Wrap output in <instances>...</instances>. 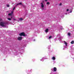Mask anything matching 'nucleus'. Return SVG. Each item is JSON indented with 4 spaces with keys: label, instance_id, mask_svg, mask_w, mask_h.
Instances as JSON below:
<instances>
[{
    "label": "nucleus",
    "instance_id": "20",
    "mask_svg": "<svg viewBox=\"0 0 74 74\" xmlns=\"http://www.w3.org/2000/svg\"><path fill=\"white\" fill-rule=\"evenodd\" d=\"M15 7H14V8L13 9V11H14V10H15Z\"/></svg>",
    "mask_w": 74,
    "mask_h": 74
},
{
    "label": "nucleus",
    "instance_id": "1",
    "mask_svg": "<svg viewBox=\"0 0 74 74\" xmlns=\"http://www.w3.org/2000/svg\"><path fill=\"white\" fill-rule=\"evenodd\" d=\"M0 25L2 27H5L6 26V23L4 22H1L0 23Z\"/></svg>",
    "mask_w": 74,
    "mask_h": 74
},
{
    "label": "nucleus",
    "instance_id": "8",
    "mask_svg": "<svg viewBox=\"0 0 74 74\" xmlns=\"http://www.w3.org/2000/svg\"><path fill=\"white\" fill-rule=\"evenodd\" d=\"M53 71H57V69L56 68L54 67L53 68Z\"/></svg>",
    "mask_w": 74,
    "mask_h": 74
},
{
    "label": "nucleus",
    "instance_id": "25",
    "mask_svg": "<svg viewBox=\"0 0 74 74\" xmlns=\"http://www.w3.org/2000/svg\"><path fill=\"white\" fill-rule=\"evenodd\" d=\"M35 41V40H34V41Z\"/></svg>",
    "mask_w": 74,
    "mask_h": 74
},
{
    "label": "nucleus",
    "instance_id": "26",
    "mask_svg": "<svg viewBox=\"0 0 74 74\" xmlns=\"http://www.w3.org/2000/svg\"><path fill=\"white\" fill-rule=\"evenodd\" d=\"M70 52H71V51H70Z\"/></svg>",
    "mask_w": 74,
    "mask_h": 74
},
{
    "label": "nucleus",
    "instance_id": "19",
    "mask_svg": "<svg viewBox=\"0 0 74 74\" xmlns=\"http://www.w3.org/2000/svg\"><path fill=\"white\" fill-rule=\"evenodd\" d=\"M7 6L8 7H10V5L8 4L7 5Z\"/></svg>",
    "mask_w": 74,
    "mask_h": 74
},
{
    "label": "nucleus",
    "instance_id": "18",
    "mask_svg": "<svg viewBox=\"0 0 74 74\" xmlns=\"http://www.w3.org/2000/svg\"><path fill=\"white\" fill-rule=\"evenodd\" d=\"M47 5H49V2H47Z\"/></svg>",
    "mask_w": 74,
    "mask_h": 74
},
{
    "label": "nucleus",
    "instance_id": "3",
    "mask_svg": "<svg viewBox=\"0 0 74 74\" xmlns=\"http://www.w3.org/2000/svg\"><path fill=\"white\" fill-rule=\"evenodd\" d=\"M41 7L42 8V10H44V5L43 4V3H41Z\"/></svg>",
    "mask_w": 74,
    "mask_h": 74
},
{
    "label": "nucleus",
    "instance_id": "22",
    "mask_svg": "<svg viewBox=\"0 0 74 74\" xmlns=\"http://www.w3.org/2000/svg\"><path fill=\"white\" fill-rule=\"evenodd\" d=\"M45 0L46 1H48V0Z\"/></svg>",
    "mask_w": 74,
    "mask_h": 74
},
{
    "label": "nucleus",
    "instance_id": "11",
    "mask_svg": "<svg viewBox=\"0 0 74 74\" xmlns=\"http://www.w3.org/2000/svg\"><path fill=\"white\" fill-rule=\"evenodd\" d=\"M21 4H22V3H18L16 5V7L18 5H20Z\"/></svg>",
    "mask_w": 74,
    "mask_h": 74
},
{
    "label": "nucleus",
    "instance_id": "16",
    "mask_svg": "<svg viewBox=\"0 0 74 74\" xmlns=\"http://www.w3.org/2000/svg\"><path fill=\"white\" fill-rule=\"evenodd\" d=\"M71 34H70V33H68V36H70V35H71Z\"/></svg>",
    "mask_w": 74,
    "mask_h": 74
},
{
    "label": "nucleus",
    "instance_id": "17",
    "mask_svg": "<svg viewBox=\"0 0 74 74\" xmlns=\"http://www.w3.org/2000/svg\"><path fill=\"white\" fill-rule=\"evenodd\" d=\"M8 19L9 20V21H11V19L10 18H8Z\"/></svg>",
    "mask_w": 74,
    "mask_h": 74
},
{
    "label": "nucleus",
    "instance_id": "15",
    "mask_svg": "<svg viewBox=\"0 0 74 74\" xmlns=\"http://www.w3.org/2000/svg\"><path fill=\"white\" fill-rule=\"evenodd\" d=\"M20 21H22L23 20V18H20L19 19Z\"/></svg>",
    "mask_w": 74,
    "mask_h": 74
},
{
    "label": "nucleus",
    "instance_id": "21",
    "mask_svg": "<svg viewBox=\"0 0 74 74\" xmlns=\"http://www.w3.org/2000/svg\"><path fill=\"white\" fill-rule=\"evenodd\" d=\"M59 5H62V3H60L59 4Z\"/></svg>",
    "mask_w": 74,
    "mask_h": 74
},
{
    "label": "nucleus",
    "instance_id": "5",
    "mask_svg": "<svg viewBox=\"0 0 74 74\" xmlns=\"http://www.w3.org/2000/svg\"><path fill=\"white\" fill-rule=\"evenodd\" d=\"M66 11L68 12V13H71L72 12V11H70L69 10V9H66Z\"/></svg>",
    "mask_w": 74,
    "mask_h": 74
},
{
    "label": "nucleus",
    "instance_id": "10",
    "mask_svg": "<svg viewBox=\"0 0 74 74\" xmlns=\"http://www.w3.org/2000/svg\"><path fill=\"white\" fill-rule=\"evenodd\" d=\"M52 59L53 60H56V58L54 56L52 58Z\"/></svg>",
    "mask_w": 74,
    "mask_h": 74
},
{
    "label": "nucleus",
    "instance_id": "9",
    "mask_svg": "<svg viewBox=\"0 0 74 74\" xmlns=\"http://www.w3.org/2000/svg\"><path fill=\"white\" fill-rule=\"evenodd\" d=\"M44 59H46V58H45V57H43L42 58V59L40 60V61H42V62H43V61H44Z\"/></svg>",
    "mask_w": 74,
    "mask_h": 74
},
{
    "label": "nucleus",
    "instance_id": "6",
    "mask_svg": "<svg viewBox=\"0 0 74 74\" xmlns=\"http://www.w3.org/2000/svg\"><path fill=\"white\" fill-rule=\"evenodd\" d=\"M22 39V37L20 36L18 38V40H21Z\"/></svg>",
    "mask_w": 74,
    "mask_h": 74
},
{
    "label": "nucleus",
    "instance_id": "14",
    "mask_svg": "<svg viewBox=\"0 0 74 74\" xmlns=\"http://www.w3.org/2000/svg\"><path fill=\"white\" fill-rule=\"evenodd\" d=\"M52 36H50L49 37V39H51V38H52Z\"/></svg>",
    "mask_w": 74,
    "mask_h": 74
},
{
    "label": "nucleus",
    "instance_id": "13",
    "mask_svg": "<svg viewBox=\"0 0 74 74\" xmlns=\"http://www.w3.org/2000/svg\"><path fill=\"white\" fill-rule=\"evenodd\" d=\"M45 32L46 33H47V32H48V29H46V30H45Z\"/></svg>",
    "mask_w": 74,
    "mask_h": 74
},
{
    "label": "nucleus",
    "instance_id": "12",
    "mask_svg": "<svg viewBox=\"0 0 74 74\" xmlns=\"http://www.w3.org/2000/svg\"><path fill=\"white\" fill-rule=\"evenodd\" d=\"M72 44H73L74 43V41L72 40L71 42Z\"/></svg>",
    "mask_w": 74,
    "mask_h": 74
},
{
    "label": "nucleus",
    "instance_id": "23",
    "mask_svg": "<svg viewBox=\"0 0 74 74\" xmlns=\"http://www.w3.org/2000/svg\"><path fill=\"white\" fill-rule=\"evenodd\" d=\"M11 18H12V17H11Z\"/></svg>",
    "mask_w": 74,
    "mask_h": 74
},
{
    "label": "nucleus",
    "instance_id": "7",
    "mask_svg": "<svg viewBox=\"0 0 74 74\" xmlns=\"http://www.w3.org/2000/svg\"><path fill=\"white\" fill-rule=\"evenodd\" d=\"M14 12V11H12L11 12V13H10L8 14V15L9 16H11L12 15V14H13V13Z\"/></svg>",
    "mask_w": 74,
    "mask_h": 74
},
{
    "label": "nucleus",
    "instance_id": "24",
    "mask_svg": "<svg viewBox=\"0 0 74 74\" xmlns=\"http://www.w3.org/2000/svg\"><path fill=\"white\" fill-rule=\"evenodd\" d=\"M65 14H66V15H67V13H65Z\"/></svg>",
    "mask_w": 74,
    "mask_h": 74
},
{
    "label": "nucleus",
    "instance_id": "2",
    "mask_svg": "<svg viewBox=\"0 0 74 74\" xmlns=\"http://www.w3.org/2000/svg\"><path fill=\"white\" fill-rule=\"evenodd\" d=\"M63 42H64V44L65 45V46H64V48H67V43L65 41H64Z\"/></svg>",
    "mask_w": 74,
    "mask_h": 74
},
{
    "label": "nucleus",
    "instance_id": "4",
    "mask_svg": "<svg viewBox=\"0 0 74 74\" xmlns=\"http://www.w3.org/2000/svg\"><path fill=\"white\" fill-rule=\"evenodd\" d=\"M19 35L20 36H25V34L24 32H22L21 34H20Z\"/></svg>",
    "mask_w": 74,
    "mask_h": 74
}]
</instances>
